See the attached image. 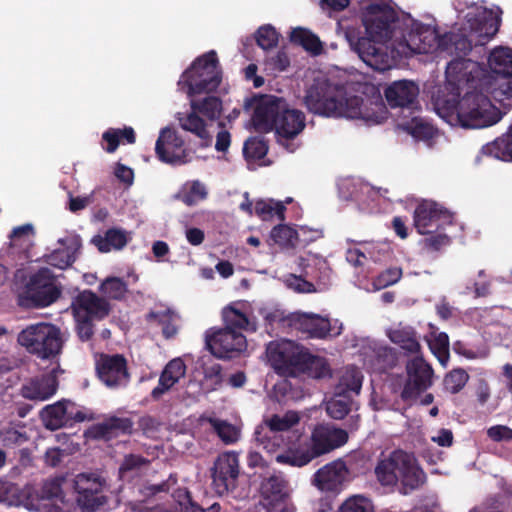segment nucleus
<instances>
[{"instance_id": "nucleus-43", "label": "nucleus", "mask_w": 512, "mask_h": 512, "mask_svg": "<svg viewBox=\"0 0 512 512\" xmlns=\"http://www.w3.org/2000/svg\"><path fill=\"white\" fill-rule=\"evenodd\" d=\"M190 105L191 109L209 120H216L221 115L222 101L216 96H207L201 100L192 99Z\"/></svg>"}, {"instance_id": "nucleus-22", "label": "nucleus", "mask_w": 512, "mask_h": 512, "mask_svg": "<svg viewBox=\"0 0 512 512\" xmlns=\"http://www.w3.org/2000/svg\"><path fill=\"white\" fill-rule=\"evenodd\" d=\"M284 100L274 95H262L256 100L252 123L257 132L267 133L274 130L279 111L284 107Z\"/></svg>"}, {"instance_id": "nucleus-49", "label": "nucleus", "mask_w": 512, "mask_h": 512, "mask_svg": "<svg viewBox=\"0 0 512 512\" xmlns=\"http://www.w3.org/2000/svg\"><path fill=\"white\" fill-rule=\"evenodd\" d=\"M303 374L315 379H324L332 376V370L326 358L311 354Z\"/></svg>"}, {"instance_id": "nucleus-44", "label": "nucleus", "mask_w": 512, "mask_h": 512, "mask_svg": "<svg viewBox=\"0 0 512 512\" xmlns=\"http://www.w3.org/2000/svg\"><path fill=\"white\" fill-rule=\"evenodd\" d=\"M275 459L280 464L293 467H303L313 460L304 444L277 454Z\"/></svg>"}, {"instance_id": "nucleus-34", "label": "nucleus", "mask_w": 512, "mask_h": 512, "mask_svg": "<svg viewBox=\"0 0 512 512\" xmlns=\"http://www.w3.org/2000/svg\"><path fill=\"white\" fill-rule=\"evenodd\" d=\"M387 336L390 341L399 346L406 355L417 356L421 351V345L418 340L417 332L410 326L390 329L387 333Z\"/></svg>"}, {"instance_id": "nucleus-9", "label": "nucleus", "mask_w": 512, "mask_h": 512, "mask_svg": "<svg viewBox=\"0 0 512 512\" xmlns=\"http://www.w3.org/2000/svg\"><path fill=\"white\" fill-rule=\"evenodd\" d=\"M344 34L351 49L369 67L381 72L393 67L397 51L392 42L388 45L385 39L364 36L361 28L355 26H347Z\"/></svg>"}, {"instance_id": "nucleus-58", "label": "nucleus", "mask_w": 512, "mask_h": 512, "mask_svg": "<svg viewBox=\"0 0 512 512\" xmlns=\"http://www.w3.org/2000/svg\"><path fill=\"white\" fill-rule=\"evenodd\" d=\"M402 277V269L399 267H390L381 272L373 280L375 289H384L390 285L397 283Z\"/></svg>"}, {"instance_id": "nucleus-47", "label": "nucleus", "mask_w": 512, "mask_h": 512, "mask_svg": "<svg viewBox=\"0 0 512 512\" xmlns=\"http://www.w3.org/2000/svg\"><path fill=\"white\" fill-rule=\"evenodd\" d=\"M176 497L180 505L183 506L184 512H220L221 506L218 502H214L204 508L195 502L187 489H178Z\"/></svg>"}, {"instance_id": "nucleus-28", "label": "nucleus", "mask_w": 512, "mask_h": 512, "mask_svg": "<svg viewBox=\"0 0 512 512\" xmlns=\"http://www.w3.org/2000/svg\"><path fill=\"white\" fill-rule=\"evenodd\" d=\"M384 95L391 108H413L417 104L419 87L413 81L398 80L384 90Z\"/></svg>"}, {"instance_id": "nucleus-10", "label": "nucleus", "mask_w": 512, "mask_h": 512, "mask_svg": "<svg viewBox=\"0 0 512 512\" xmlns=\"http://www.w3.org/2000/svg\"><path fill=\"white\" fill-rule=\"evenodd\" d=\"M55 282V275L49 268L38 269L30 276L25 285L21 302L33 308H43L51 305L61 295V289Z\"/></svg>"}, {"instance_id": "nucleus-6", "label": "nucleus", "mask_w": 512, "mask_h": 512, "mask_svg": "<svg viewBox=\"0 0 512 512\" xmlns=\"http://www.w3.org/2000/svg\"><path fill=\"white\" fill-rule=\"evenodd\" d=\"M17 342L27 353L41 361L58 362L65 344L59 326L49 322L30 324L22 329Z\"/></svg>"}, {"instance_id": "nucleus-45", "label": "nucleus", "mask_w": 512, "mask_h": 512, "mask_svg": "<svg viewBox=\"0 0 512 512\" xmlns=\"http://www.w3.org/2000/svg\"><path fill=\"white\" fill-rule=\"evenodd\" d=\"M256 442L267 452L271 453L285 444V439L280 432L267 431L265 426L258 425L254 432Z\"/></svg>"}, {"instance_id": "nucleus-57", "label": "nucleus", "mask_w": 512, "mask_h": 512, "mask_svg": "<svg viewBox=\"0 0 512 512\" xmlns=\"http://www.w3.org/2000/svg\"><path fill=\"white\" fill-rule=\"evenodd\" d=\"M243 153L246 158L261 160L268 153V145L263 139L252 138L245 142Z\"/></svg>"}, {"instance_id": "nucleus-18", "label": "nucleus", "mask_w": 512, "mask_h": 512, "mask_svg": "<svg viewBox=\"0 0 512 512\" xmlns=\"http://www.w3.org/2000/svg\"><path fill=\"white\" fill-rule=\"evenodd\" d=\"M95 370L100 381L108 388L126 386L130 380L127 360L121 354H101L96 360Z\"/></svg>"}, {"instance_id": "nucleus-31", "label": "nucleus", "mask_w": 512, "mask_h": 512, "mask_svg": "<svg viewBox=\"0 0 512 512\" xmlns=\"http://www.w3.org/2000/svg\"><path fill=\"white\" fill-rule=\"evenodd\" d=\"M58 388V381L53 375H42L31 379L21 387V395L25 399L44 401L52 397Z\"/></svg>"}, {"instance_id": "nucleus-50", "label": "nucleus", "mask_w": 512, "mask_h": 512, "mask_svg": "<svg viewBox=\"0 0 512 512\" xmlns=\"http://www.w3.org/2000/svg\"><path fill=\"white\" fill-rule=\"evenodd\" d=\"M404 129L414 138L422 140H430L435 136L436 133V130L431 124L417 117H414L411 119V121L407 122L404 126Z\"/></svg>"}, {"instance_id": "nucleus-36", "label": "nucleus", "mask_w": 512, "mask_h": 512, "mask_svg": "<svg viewBox=\"0 0 512 512\" xmlns=\"http://www.w3.org/2000/svg\"><path fill=\"white\" fill-rule=\"evenodd\" d=\"M222 320L225 330H234L248 332H255L256 324L249 320L247 315L240 310L236 309L233 305H228L222 310Z\"/></svg>"}, {"instance_id": "nucleus-41", "label": "nucleus", "mask_w": 512, "mask_h": 512, "mask_svg": "<svg viewBox=\"0 0 512 512\" xmlns=\"http://www.w3.org/2000/svg\"><path fill=\"white\" fill-rule=\"evenodd\" d=\"M300 421L299 415L294 411H287L283 415L273 414L265 418L260 425L267 431L287 432Z\"/></svg>"}, {"instance_id": "nucleus-39", "label": "nucleus", "mask_w": 512, "mask_h": 512, "mask_svg": "<svg viewBox=\"0 0 512 512\" xmlns=\"http://www.w3.org/2000/svg\"><path fill=\"white\" fill-rule=\"evenodd\" d=\"M399 355L395 348L384 346L374 351L372 369L379 374L387 373L397 366Z\"/></svg>"}, {"instance_id": "nucleus-26", "label": "nucleus", "mask_w": 512, "mask_h": 512, "mask_svg": "<svg viewBox=\"0 0 512 512\" xmlns=\"http://www.w3.org/2000/svg\"><path fill=\"white\" fill-rule=\"evenodd\" d=\"M349 470L342 460L332 461L314 474L313 484L321 491L339 492L347 480Z\"/></svg>"}, {"instance_id": "nucleus-54", "label": "nucleus", "mask_w": 512, "mask_h": 512, "mask_svg": "<svg viewBox=\"0 0 512 512\" xmlns=\"http://www.w3.org/2000/svg\"><path fill=\"white\" fill-rule=\"evenodd\" d=\"M211 424L218 437L225 444H233L238 441L240 431L234 425L221 420H211Z\"/></svg>"}, {"instance_id": "nucleus-8", "label": "nucleus", "mask_w": 512, "mask_h": 512, "mask_svg": "<svg viewBox=\"0 0 512 512\" xmlns=\"http://www.w3.org/2000/svg\"><path fill=\"white\" fill-rule=\"evenodd\" d=\"M222 81V70L217 53L210 50L197 57L182 73L178 86L187 88V95L192 97L217 90Z\"/></svg>"}, {"instance_id": "nucleus-12", "label": "nucleus", "mask_w": 512, "mask_h": 512, "mask_svg": "<svg viewBox=\"0 0 512 512\" xmlns=\"http://www.w3.org/2000/svg\"><path fill=\"white\" fill-rule=\"evenodd\" d=\"M207 349L215 357L231 359L246 350L247 340L240 331L210 328L205 334Z\"/></svg>"}, {"instance_id": "nucleus-30", "label": "nucleus", "mask_w": 512, "mask_h": 512, "mask_svg": "<svg viewBox=\"0 0 512 512\" xmlns=\"http://www.w3.org/2000/svg\"><path fill=\"white\" fill-rule=\"evenodd\" d=\"M185 374L186 365L181 358L170 360L160 374L158 385L152 389L151 398L154 401L160 400Z\"/></svg>"}, {"instance_id": "nucleus-7", "label": "nucleus", "mask_w": 512, "mask_h": 512, "mask_svg": "<svg viewBox=\"0 0 512 512\" xmlns=\"http://www.w3.org/2000/svg\"><path fill=\"white\" fill-rule=\"evenodd\" d=\"M362 23L367 37L392 42L396 50L401 34L412 23V17L408 14H399L387 4L372 3L365 8Z\"/></svg>"}, {"instance_id": "nucleus-55", "label": "nucleus", "mask_w": 512, "mask_h": 512, "mask_svg": "<svg viewBox=\"0 0 512 512\" xmlns=\"http://www.w3.org/2000/svg\"><path fill=\"white\" fill-rule=\"evenodd\" d=\"M279 34L271 25L261 26L256 32V42L264 50H269L277 46Z\"/></svg>"}, {"instance_id": "nucleus-51", "label": "nucleus", "mask_w": 512, "mask_h": 512, "mask_svg": "<svg viewBox=\"0 0 512 512\" xmlns=\"http://www.w3.org/2000/svg\"><path fill=\"white\" fill-rule=\"evenodd\" d=\"M270 237L276 244L289 247L295 245L298 239V233L295 229L286 224H279L271 230Z\"/></svg>"}, {"instance_id": "nucleus-29", "label": "nucleus", "mask_w": 512, "mask_h": 512, "mask_svg": "<svg viewBox=\"0 0 512 512\" xmlns=\"http://www.w3.org/2000/svg\"><path fill=\"white\" fill-rule=\"evenodd\" d=\"M279 113L274 130L281 138L293 139L305 128L304 113L300 110L289 108L286 100H284V107Z\"/></svg>"}, {"instance_id": "nucleus-17", "label": "nucleus", "mask_w": 512, "mask_h": 512, "mask_svg": "<svg viewBox=\"0 0 512 512\" xmlns=\"http://www.w3.org/2000/svg\"><path fill=\"white\" fill-rule=\"evenodd\" d=\"M407 380L401 391L404 401L416 399L432 385L433 369L422 356H414L406 364Z\"/></svg>"}, {"instance_id": "nucleus-53", "label": "nucleus", "mask_w": 512, "mask_h": 512, "mask_svg": "<svg viewBox=\"0 0 512 512\" xmlns=\"http://www.w3.org/2000/svg\"><path fill=\"white\" fill-rule=\"evenodd\" d=\"M468 379L469 375L464 369H453L444 378V388L446 391L456 394L464 388Z\"/></svg>"}, {"instance_id": "nucleus-20", "label": "nucleus", "mask_w": 512, "mask_h": 512, "mask_svg": "<svg viewBox=\"0 0 512 512\" xmlns=\"http://www.w3.org/2000/svg\"><path fill=\"white\" fill-rule=\"evenodd\" d=\"M261 504L267 512H292L288 482L281 475H271L261 482Z\"/></svg>"}, {"instance_id": "nucleus-38", "label": "nucleus", "mask_w": 512, "mask_h": 512, "mask_svg": "<svg viewBox=\"0 0 512 512\" xmlns=\"http://www.w3.org/2000/svg\"><path fill=\"white\" fill-rule=\"evenodd\" d=\"M177 320L178 315L170 308L150 311L146 315L147 322H156L162 327V334L165 339H171L178 333V327L176 325Z\"/></svg>"}, {"instance_id": "nucleus-32", "label": "nucleus", "mask_w": 512, "mask_h": 512, "mask_svg": "<svg viewBox=\"0 0 512 512\" xmlns=\"http://www.w3.org/2000/svg\"><path fill=\"white\" fill-rule=\"evenodd\" d=\"M68 404V401H58L41 410L40 416L47 429L54 431L72 425V410L68 408Z\"/></svg>"}, {"instance_id": "nucleus-19", "label": "nucleus", "mask_w": 512, "mask_h": 512, "mask_svg": "<svg viewBox=\"0 0 512 512\" xmlns=\"http://www.w3.org/2000/svg\"><path fill=\"white\" fill-rule=\"evenodd\" d=\"M240 474L239 457L235 452H224L214 462L212 483L219 495L233 491L237 487Z\"/></svg>"}, {"instance_id": "nucleus-48", "label": "nucleus", "mask_w": 512, "mask_h": 512, "mask_svg": "<svg viewBox=\"0 0 512 512\" xmlns=\"http://www.w3.org/2000/svg\"><path fill=\"white\" fill-rule=\"evenodd\" d=\"M338 512H375V509L370 498L357 494L344 500Z\"/></svg>"}, {"instance_id": "nucleus-27", "label": "nucleus", "mask_w": 512, "mask_h": 512, "mask_svg": "<svg viewBox=\"0 0 512 512\" xmlns=\"http://www.w3.org/2000/svg\"><path fill=\"white\" fill-rule=\"evenodd\" d=\"M134 422L129 417L109 416L90 427L88 433L96 440L110 441L120 435H131Z\"/></svg>"}, {"instance_id": "nucleus-5", "label": "nucleus", "mask_w": 512, "mask_h": 512, "mask_svg": "<svg viewBox=\"0 0 512 512\" xmlns=\"http://www.w3.org/2000/svg\"><path fill=\"white\" fill-rule=\"evenodd\" d=\"M375 476L382 486L394 487L400 482L403 494L420 488L426 481V474L415 456L401 449L378 461Z\"/></svg>"}, {"instance_id": "nucleus-23", "label": "nucleus", "mask_w": 512, "mask_h": 512, "mask_svg": "<svg viewBox=\"0 0 512 512\" xmlns=\"http://www.w3.org/2000/svg\"><path fill=\"white\" fill-rule=\"evenodd\" d=\"M75 489L77 502L82 510L95 512L107 502L103 493V483L98 478H90L84 474L77 477Z\"/></svg>"}, {"instance_id": "nucleus-56", "label": "nucleus", "mask_w": 512, "mask_h": 512, "mask_svg": "<svg viewBox=\"0 0 512 512\" xmlns=\"http://www.w3.org/2000/svg\"><path fill=\"white\" fill-rule=\"evenodd\" d=\"M203 374V384L208 391L217 390L221 386L223 382V375L222 366L220 364L215 363L204 367Z\"/></svg>"}, {"instance_id": "nucleus-62", "label": "nucleus", "mask_w": 512, "mask_h": 512, "mask_svg": "<svg viewBox=\"0 0 512 512\" xmlns=\"http://www.w3.org/2000/svg\"><path fill=\"white\" fill-rule=\"evenodd\" d=\"M350 411V404L342 398H332L326 404V412L333 419L341 420Z\"/></svg>"}, {"instance_id": "nucleus-15", "label": "nucleus", "mask_w": 512, "mask_h": 512, "mask_svg": "<svg viewBox=\"0 0 512 512\" xmlns=\"http://www.w3.org/2000/svg\"><path fill=\"white\" fill-rule=\"evenodd\" d=\"M346 430L329 424H319L313 429L309 442L304 443L312 459L342 447L348 441Z\"/></svg>"}, {"instance_id": "nucleus-16", "label": "nucleus", "mask_w": 512, "mask_h": 512, "mask_svg": "<svg viewBox=\"0 0 512 512\" xmlns=\"http://www.w3.org/2000/svg\"><path fill=\"white\" fill-rule=\"evenodd\" d=\"M184 140L178 133L165 127L161 129L155 144L157 158L166 164L184 165L191 161L190 152L184 148Z\"/></svg>"}, {"instance_id": "nucleus-46", "label": "nucleus", "mask_w": 512, "mask_h": 512, "mask_svg": "<svg viewBox=\"0 0 512 512\" xmlns=\"http://www.w3.org/2000/svg\"><path fill=\"white\" fill-rule=\"evenodd\" d=\"M254 211L263 221L270 220L274 216H277L280 221H283L285 219L286 207L282 202L258 200L255 203Z\"/></svg>"}, {"instance_id": "nucleus-37", "label": "nucleus", "mask_w": 512, "mask_h": 512, "mask_svg": "<svg viewBox=\"0 0 512 512\" xmlns=\"http://www.w3.org/2000/svg\"><path fill=\"white\" fill-rule=\"evenodd\" d=\"M91 242L101 253H108L113 249H123L128 243V237L124 230L118 228H110L105 232L104 236H94Z\"/></svg>"}, {"instance_id": "nucleus-33", "label": "nucleus", "mask_w": 512, "mask_h": 512, "mask_svg": "<svg viewBox=\"0 0 512 512\" xmlns=\"http://www.w3.org/2000/svg\"><path fill=\"white\" fill-rule=\"evenodd\" d=\"M180 127L196 135L200 140V147L207 148L212 144V137L207 130V124L195 110L186 114H180L178 117Z\"/></svg>"}, {"instance_id": "nucleus-3", "label": "nucleus", "mask_w": 512, "mask_h": 512, "mask_svg": "<svg viewBox=\"0 0 512 512\" xmlns=\"http://www.w3.org/2000/svg\"><path fill=\"white\" fill-rule=\"evenodd\" d=\"M472 47L473 40L462 32L450 31L439 35L435 29L412 18V23L401 34L396 51L397 56H408L437 50L454 58H462L470 53Z\"/></svg>"}, {"instance_id": "nucleus-24", "label": "nucleus", "mask_w": 512, "mask_h": 512, "mask_svg": "<svg viewBox=\"0 0 512 512\" xmlns=\"http://www.w3.org/2000/svg\"><path fill=\"white\" fill-rule=\"evenodd\" d=\"M71 309L74 317L100 321L109 315L111 306L106 299L91 290H84L73 299Z\"/></svg>"}, {"instance_id": "nucleus-21", "label": "nucleus", "mask_w": 512, "mask_h": 512, "mask_svg": "<svg viewBox=\"0 0 512 512\" xmlns=\"http://www.w3.org/2000/svg\"><path fill=\"white\" fill-rule=\"evenodd\" d=\"M414 225L420 234H430L452 223V214L433 201H423L414 211Z\"/></svg>"}, {"instance_id": "nucleus-2", "label": "nucleus", "mask_w": 512, "mask_h": 512, "mask_svg": "<svg viewBox=\"0 0 512 512\" xmlns=\"http://www.w3.org/2000/svg\"><path fill=\"white\" fill-rule=\"evenodd\" d=\"M446 78L456 92L453 100L446 102V109L451 115H456L461 127L485 128L501 120V111L492 104L491 100L494 99L491 94L478 86L479 80L474 78L471 82H465Z\"/></svg>"}, {"instance_id": "nucleus-63", "label": "nucleus", "mask_w": 512, "mask_h": 512, "mask_svg": "<svg viewBox=\"0 0 512 512\" xmlns=\"http://www.w3.org/2000/svg\"><path fill=\"white\" fill-rule=\"evenodd\" d=\"M430 348L437 356L441 363H445L449 355V337L446 333L441 332L435 336Z\"/></svg>"}, {"instance_id": "nucleus-25", "label": "nucleus", "mask_w": 512, "mask_h": 512, "mask_svg": "<svg viewBox=\"0 0 512 512\" xmlns=\"http://www.w3.org/2000/svg\"><path fill=\"white\" fill-rule=\"evenodd\" d=\"M471 33L478 36L475 45H484L491 40L499 30L500 18L491 9L477 8L466 16Z\"/></svg>"}, {"instance_id": "nucleus-1", "label": "nucleus", "mask_w": 512, "mask_h": 512, "mask_svg": "<svg viewBox=\"0 0 512 512\" xmlns=\"http://www.w3.org/2000/svg\"><path fill=\"white\" fill-rule=\"evenodd\" d=\"M490 72L478 62L462 58H453L446 66L447 77L457 81L471 82L479 80L478 86L491 94L495 102L502 104L512 99V49L497 47L488 57Z\"/></svg>"}, {"instance_id": "nucleus-42", "label": "nucleus", "mask_w": 512, "mask_h": 512, "mask_svg": "<svg viewBox=\"0 0 512 512\" xmlns=\"http://www.w3.org/2000/svg\"><path fill=\"white\" fill-rule=\"evenodd\" d=\"M29 436L23 424H10L0 429V442L4 447L14 448L28 442Z\"/></svg>"}, {"instance_id": "nucleus-52", "label": "nucleus", "mask_w": 512, "mask_h": 512, "mask_svg": "<svg viewBox=\"0 0 512 512\" xmlns=\"http://www.w3.org/2000/svg\"><path fill=\"white\" fill-rule=\"evenodd\" d=\"M101 292L110 299L121 300L128 291L127 284L118 277H109L100 285Z\"/></svg>"}, {"instance_id": "nucleus-11", "label": "nucleus", "mask_w": 512, "mask_h": 512, "mask_svg": "<svg viewBox=\"0 0 512 512\" xmlns=\"http://www.w3.org/2000/svg\"><path fill=\"white\" fill-rule=\"evenodd\" d=\"M288 327L309 339L335 338L342 333V323L316 313L293 312L287 315Z\"/></svg>"}, {"instance_id": "nucleus-59", "label": "nucleus", "mask_w": 512, "mask_h": 512, "mask_svg": "<svg viewBox=\"0 0 512 512\" xmlns=\"http://www.w3.org/2000/svg\"><path fill=\"white\" fill-rule=\"evenodd\" d=\"M150 460L136 454H127L124 456L123 461L119 467V475L124 477L126 473L138 471L144 466H148Z\"/></svg>"}, {"instance_id": "nucleus-13", "label": "nucleus", "mask_w": 512, "mask_h": 512, "mask_svg": "<svg viewBox=\"0 0 512 512\" xmlns=\"http://www.w3.org/2000/svg\"><path fill=\"white\" fill-rule=\"evenodd\" d=\"M311 353L304 347L291 342L270 350V359L275 370L289 377H297L307 369Z\"/></svg>"}, {"instance_id": "nucleus-61", "label": "nucleus", "mask_w": 512, "mask_h": 512, "mask_svg": "<svg viewBox=\"0 0 512 512\" xmlns=\"http://www.w3.org/2000/svg\"><path fill=\"white\" fill-rule=\"evenodd\" d=\"M46 263L59 268L65 269L72 265L74 257L65 249L54 250L51 254L46 256Z\"/></svg>"}, {"instance_id": "nucleus-40", "label": "nucleus", "mask_w": 512, "mask_h": 512, "mask_svg": "<svg viewBox=\"0 0 512 512\" xmlns=\"http://www.w3.org/2000/svg\"><path fill=\"white\" fill-rule=\"evenodd\" d=\"M289 38L293 44L302 46L306 51L311 52L313 55H319L323 50L319 37L306 28H294L291 31Z\"/></svg>"}, {"instance_id": "nucleus-14", "label": "nucleus", "mask_w": 512, "mask_h": 512, "mask_svg": "<svg viewBox=\"0 0 512 512\" xmlns=\"http://www.w3.org/2000/svg\"><path fill=\"white\" fill-rule=\"evenodd\" d=\"M298 266L301 268V274H289L286 276V286L296 293H314L316 288L314 284L306 278H310L325 284L328 279V268L327 262L323 259L312 258L306 259L303 257L298 258Z\"/></svg>"}, {"instance_id": "nucleus-35", "label": "nucleus", "mask_w": 512, "mask_h": 512, "mask_svg": "<svg viewBox=\"0 0 512 512\" xmlns=\"http://www.w3.org/2000/svg\"><path fill=\"white\" fill-rule=\"evenodd\" d=\"M481 154L497 160L512 162V125L502 136L481 148Z\"/></svg>"}, {"instance_id": "nucleus-60", "label": "nucleus", "mask_w": 512, "mask_h": 512, "mask_svg": "<svg viewBox=\"0 0 512 512\" xmlns=\"http://www.w3.org/2000/svg\"><path fill=\"white\" fill-rule=\"evenodd\" d=\"M422 241L423 248L428 252H437L440 251L443 247L448 246L451 243L450 238L444 233H434L426 234Z\"/></svg>"}, {"instance_id": "nucleus-4", "label": "nucleus", "mask_w": 512, "mask_h": 512, "mask_svg": "<svg viewBox=\"0 0 512 512\" xmlns=\"http://www.w3.org/2000/svg\"><path fill=\"white\" fill-rule=\"evenodd\" d=\"M360 102L362 99L357 97L347 99L345 87L325 76L314 78L304 96V104L311 113L327 117L364 118Z\"/></svg>"}, {"instance_id": "nucleus-64", "label": "nucleus", "mask_w": 512, "mask_h": 512, "mask_svg": "<svg viewBox=\"0 0 512 512\" xmlns=\"http://www.w3.org/2000/svg\"><path fill=\"white\" fill-rule=\"evenodd\" d=\"M207 197L205 186L199 181H194L188 192L182 196V201L188 206L196 204L198 201L204 200Z\"/></svg>"}]
</instances>
